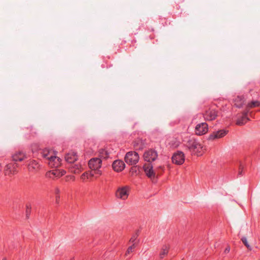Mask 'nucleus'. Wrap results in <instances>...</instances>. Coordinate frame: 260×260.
<instances>
[{"label": "nucleus", "instance_id": "nucleus-33", "mask_svg": "<svg viewBox=\"0 0 260 260\" xmlns=\"http://www.w3.org/2000/svg\"><path fill=\"white\" fill-rule=\"evenodd\" d=\"M242 169L240 167V170H239V173H238V175H242Z\"/></svg>", "mask_w": 260, "mask_h": 260}, {"label": "nucleus", "instance_id": "nucleus-4", "mask_svg": "<svg viewBox=\"0 0 260 260\" xmlns=\"http://www.w3.org/2000/svg\"><path fill=\"white\" fill-rule=\"evenodd\" d=\"M128 187L127 186L119 187L115 192L116 198L123 200L128 198Z\"/></svg>", "mask_w": 260, "mask_h": 260}, {"label": "nucleus", "instance_id": "nucleus-12", "mask_svg": "<svg viewBox=\"0 0 260 260\" xmlns=\"http://www.w3.org/2000/svg\"><path fill=\"white\" fill-rule=\"evenodd\" d=\"M77 153L74 151H70L65 155L66 160L70 164H73L78 159Z\"/></svg>", "mask_w": 260, "mask_h": 260}, {"label": "nucleus", "instance_id": "nucleus-28", "mask_svg": "<svg viewBox=\"0 0 260 260\" xmlns=\"http://www.w3.org/2000/svg\"><path fill=\"white\" fill-rule=\"evenodd\" d=\"M129 156H130V152H128L126 153V155H125V161H126V162L127 164H129L130 163V158H129Z\"/></svg>", "mask_w": 260, "mask_h": 260}, {"label": "nucleus", "instance_id": "nucleus-9", "mask_svg": "<svg viewBox=\"0 0 260 260\" xmlns=\"http://www.w3.org/2000/svg\"><path fill=\"white\" fill-rule=\"evenodd\" d=\"M203 116L206 120H213L217 116V112L215 109L211 108L205 112Z\"/></svg>", "mask_w": 260, "mask_h": 260}, {"label": "nucleus", "instance_id": "nucleus-21", "mask_svg": "<svg viewBox=\"0 0 260 260\" xmlns=\"http://www.w3.org/2000/svg\"><path fill=\"white\" fill-rule=\"evenodd\" d=\"M28 170L29 171L34 172L39 168V165L36 160H31L28 164Z\"/></svg>", "mask_w": 260, "mask_h": 260}, {"label": "nucleus", "instance_id": "nucleus-2", "mask_svg": "<svg viewBox=\"0 0 260 260\" xmlns=\"http://www.w3.org/2000/svg\"><path fill=\"white\" fill-rule=\"evenodd\" d=\"M102 165V160L99 157H94L90 159L88 161L89 168L94 172V174L101 176L102 171L101 170Z\"/></svg>", "mask_w": 260, "mask_h": 260}, {"label": "nucleus", "instance_id": "nucleus-15", "mask_svg": "<svg viewBox=\"0 0 260 260\" xmlns=\"http://www.w3.org/2000/svg\"><path fill=\"white\" fill-rule=\"evenodd\" d=\"M113 169L116 172H120L123 170L125 167L124 162L120 160H115L112 165Z\"/></svg>", "mask_w": 260, "mask_h": 260}, {"label": "nucleus", "instance_id": "nucleus-37", "mask_svg": "<svg viewBox=\"0 0 260 260\" xmlns=\"http://www.w3.org/2000/svg\"><path fill=\"white\" fill-rule=\"evenodd\" d=\"M3 260H6L5 258L3 259Z\"/></svg>", "mask_w": 260, "mask_h": 260}, {"label": "nucleus", "instance_id": "nucleus-22", "mask_svg": "<svg viewBox=\"0 0 260 260\" xmlns=\"http://www.w3.org/2000/svg\"><path fill=\"white\" fill-rule=\"evenodd\" d=\"M139 235V231H137L136 232V233L135 235L133 236V237H131V242H134L133 244L131 245V250L132 249L133 247H135V246L138 243L139 240L137 239V237Z\"/></svg>", "mask_w": 260, "mask_h": 260}, {"label": "nucleus", "instance_id": "nucleus-19", "mask_svg": "<svg viewBox=\"0 0 260 260\" xmlns=\"http://www.w3.org/2000/svg\"><path fill=\"white\" fill-rule=\"evenodd\" d=\"M244 102V98L241 96H237L234 100V105L238 108H241Z\"/></svg>", "mask_w": 260, "mask_h": 260}, {"label": "nucleus", "instance_id": "nucleus-32", "mask_svg": "<svg viewBox=\"0 0 260 260\" xmlns=\"http://www.w3.org/2000/svg\"><path fill=\"white\" fill-rule=\"evenodd\" d=\"M93 172H94L92 171L89 173H88V176H89L90 177H93L94 176Z\"/></svg>", "mask_w": 260, "mask_h": 260}, {"label": "nucleus", "instance_id": "nucleus-17", "mask_svg": "<svg viewBox=\"0 0 260 260\" xmlns=\"http://www.w3.org/2000/svg\"><path fill=\"white\" fill-rule=\"evenodd\" d=\"M55 154V153L53 151L48 148H45L42 151V156L45 158L47 161L50 159Z\"/></svg>", "mask_w": 260, "mask_h": 260}, {"label": "nucleus", "instance_id": "nucleus-8", "mask_svg": "<svg viewBox=\"0 0 260 260\" xmlns=\"http://www.w3.org/2000/svg\"><path fill=\"white\" fill-rule=\"evenodd\" d=\"M17 164L14 163H10L7 165L4 168V173L5 175L11 176L17 173Z\"/></svg>", "mask_w": 260, "mask_h": 260}, {"label": "nucleus", "instance_id": "nucleus-7", "mask_svg": "<svg viewBox=\"0 0 260 260\" xmlns=\"http://www.w3.org/2000/svg\"><path fill=\"white\" fill-rule=\"evenodd\" d=\"M228 133V131L224 129H220L213 132L211 133L208 138L209 140H214L224 137Z\"/></svg>", "mask_w": 260, "mask_h": 260}, {"label": "nucleus", "instance_id": "nucleus-34", "mask_svg": "<svg viewBox=\"0 0 260 260\" xmlns=\"http://www.w3.org/2000/svg\"><path fill=\"white\" fill-rule=\"evenodd\" d=\"M230 248L229 247H227L226 248V249H225V252H229L230 251Z\"/></svg>", "mask_w": 260, "mask_h": 260}, {"label": "nucleus", "instance_id": "nucleus-27", "mask_svg": "<svg viewBox=\"0 0 260 260\" xmlns=\"http://www.w3.org/2000/svg\"><path fill=\"white\" fill-rule=\"evenodd\" d=\"M241 240L242 242L244 243V244L246 246V247L250 250H251V247L248 244L247 239L246 237H243L241 239Z\"/></svg>", "mask_w": 260, "mask_h": 260}, {"label": "nucleus", "instance_id": "nucleus-16", "mask_svg": "<svg viewBox=\"0 0 260 260\" xmlns=\"http://www.w3.org/2000/svg\"><path fill=\"white\" fill-rule=\"evenodd\" d=\"M26 157V154L22 151H16L12 156L14 161H22Z\"/></svg>", "mask_w": 260, "mask_h": 260}, {"label": "nucleus", "instance_id": "nucleus-36", "mask_svg": "<svg viewBox=\"0 0 260 260\" xmlns=\"http://www.w3.org/2000/svg\"><path fill=\"white\" fill-rule=\"evenodd\" d=\"M127 252V253L129 252V248H128Z\"/></svg>", "mask_w": 260, "mask_h": 260}, {"label": "nucleus", "instance_id": "nucleus-1", "mask_svg": "<svg viewBox=\"0 0 260 260\" xmlns=\"http://www.w3.org/2000/svg\"><path fill=\"white\" fill-rule=\"evenodd\" d=\"M185 146L189 151L194 154L201 155L203 152L204 149L202 144L196 139L190 138L186 143Z\"/></svg>", "mask_w": 260, "mask_h": 260}, {"label": "nucleus", "instance_id": "nucleus-31", "mask_svg": "<svg viewBox=\"0 0 260 260\" xmlns=\"http://www.w3.org/2000/svg\"><path fill=\"white\" fill-rule=\"evenodd\" d=\"M60 192V190L58 188L56 187L55 189V193L56 194H58Z\"/></svg>", "mask_w": 260, "mask_h": 260}, {"label": "nucleus", "instance_id": "nucleus-13", "mask_svg": "<svg viewBox=\"0 0 260 260\" xmlns=\"http://www.w3.org/2000/svg\"><path fill=\"white\" fill-rule=\"evenodd\" d=\"M69 168L70 171L74 174H79L83 170V168L80 163H73Z\"/></svg>", "mask_w": 260, "mask_h": 260}, {"label": "nucleus", "instance_id": "nucleus-35", "mask_svg": "<svg viewBox=\"0 0 260 260\" xmlns=\"http://www.w3.org/2000/svg\"><path fill=\"white\" fill-rule=\"evenodd\" d=\"M59 196H57L56 197V202L57 203L58 202V199H59Z\"/></svg>", "mask_w": 260, "mask_h": 260}, {"label": "nucleus", "instance_id": "nucleus-10", "mask_svg": "<svg viewBox=\"0 0 260 260\" xmlns=\"http://www.w3.org/2000/svg\"><path fill=\"white\" fill-rule=\"evenodd\" d=\"M61 159L56 156V153L53 155L52 157L47 161L48 165L51 167L57 168L60 166L61 164Z\"/></svg>", "mask_w": 260, "mask_h": 260}, {"label": "nucleus", "instance_id": "nucleus-20", "mask_svg": "<svg viewBox=\"0 0 260 260\" xmlns=\"http://www.w3.org/2000/svg\"><path fill=\"white\" fill-rule=\"evenodd\" d=\"M139 160V155L138 153L135 151H131V166L136 165Z\"/></svg>", "mask_w": 260, "mask_h": 260}, {"label": "nucleus", "instance_id": "nucleus-29", "mask_svg": "<svg viewBox=\"0 0 260 260\" xmlns=\"http://www.w3.org/2000/svg\"><path fill=\"white\" fill-rule=\"evenodd\" d=\"M88 178V173L85 172L81 176V179L83 180H85L86 178Z\"/></svg>", "mask_w": 260, "mask_h": 260}, {"label": "nucleus", "instance_id": "nucleus-18", "mask_svg": "<svg viewBox=\"0 0 260 260\" xmlns=\"http://www.w3.org/2000/svg\"><path fill=\"white\" fill-rule=\"evenodd\" d=\"M248 111L244 113L241 117L239 118L236 123L238 125H243L247 122L249 119L247 117V113Z\"/></svg>", "mask_w": 260, "mask_h": 260}, {"label": "nucleus", "instance_id": "nucleus-11", "mask_svg": "<svg viewBox=\"0 0 260 260\" xmlns=\"http://www.w3.org/2000/svg\"><path fill=\"white\" fill-rule=\"evenodd\" d=\"M66 173V171L63 170H54L48 172L46 173V176L48 177L54 178L55 177H60Z\"/></svg>", "mask_w": 260, "mask_h": 260}, {"label": "nucleus", "instance_id": "nucleus-26", "mask_svg": "<svg viewBox=\"0 0 260 260\" xmlns=\"http://www.w3.org/2000/svg\"><path fill=\"white\" fill-rule=\"evenodd\" d=\"M259 102L258 101H253L249 103L247 105V107L249 108H251L253 107H256L259 106Z\"/></svg>", "mask_w": 260, "mask_h": 260}, {"label": "nucleus", "instance_id": "nucleus-5", "mask_svg": "<svg viewBox=\"0 0 260 260\" xmlns=\"http://www.w3.org/2000/svg\"><path fill=\"white\" fill-rule=\"evenodd\" d=\"M157 156V152L152 149H150L145 152L143 155L144 160L149 162L154 161Z\"/></svg>", "mask_w": 260, "mask_h": 260}, {"label": "nucleus", "instance_id": "nucleus-6", "mask_svg": "<svg viewBox=\"0 0 260 260\" xmlns=\"http://www.w3.org/2000/svg\"><path fill=\"white\" fill-rule=\"evenodd\" d=\"M208 131V125L206 122H201L198 124L196 127L194 132L196 135L201 136L205 134Z\"/></svg>", "mask_w": 260, "mask_h": 260}, {"label": "nucleus", "instance_id": "nucleus-3", "mask_svg": "<svg viewBox=\"0 0 260 260\" xmlns=\"http://www.w3.org/2000/svg\"><path fill=\"white\" fill-rule=\"evenodd\" d=\"M172 160L173 163L177 165H181L183 164L185 160L184 154L182 151H178L173 155Z\"/></svg>", "mask_w": 260, "mask_h": 260}, {"label": "nucleus", "instance_id": "nucleus-23", "mask_svg": "<svg viewBox=\"0 0 260 260\" xmlns=\"http://www.w3.org/2000/svg\"><path fill=\"white\" fill-rule=\"evenodd\" d=\"M169 249V246L168 245H164L162 247L161 249V251L160 252V257L161 258H163L166 254H167L168 251Z\"/></svg>", "mask_w": 260, "mask_h": 260}, {"label": "nucleus", "instance_id": "nucleus-14", "mask_svg": "<svg viewBox=\"0 0 260 260\" xmlns=\"http://www.w3.org/2000/svg\"><path fill=\"white\" fill-rule=\"evenodd\" d=\"M143 168L145 173L148 177L151 178L155 176V173L153 170V167L151 164L144 165Z\"/></svg>", "mask_w": 260, "mask_h": 260}, {"label": "nucleus", "instance_id": "nucleus-24", "mask_svg": "<svg viewBox=\"0 0 260 260\" xmlns=\"http://www.w3.org/2000/svg\"><path fill=\"white\" fill-rule=\"evenodd\" d=\"M143 145V142L140 139H139L137 141L134 142V146L136 149H142Z\"/></svg>", "mask_w": 260, "mask_h": 260}, {"label": "nucleus", "instance_id": "nucleus-25", "mask_svg": "<svg viewBox=\"0 0 260 260\" xmlns=\"http://www.w3.org/2000/svg\"><path fill=\"white\" fill-rule=\"evenodd\" d=\"M99 156L101 159L102 158L106 159L108 157V153L104 149H101L99 151Z\"/></svg>", "mask_w": 260, "mask_h": 260}, {"label": "nucleus", "instance_id": "nucleus-30", "mask_svg": "<svg viewBox=\"0 0 260 260\" xmlns=\"http://www.w3.org/2000/svg\"><path fill=\"white\" fill-rule=\"evenodd\" d=\"M137 169H138L137 168V166H135L134 167H131V174H132L134 172L136 173L137 171Z\"/></svg>", "mask_w": 260, "mask_h": 260}]
</instances>
